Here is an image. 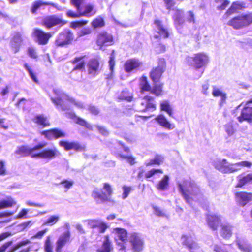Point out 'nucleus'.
Here are the masks:
<instances>
[{
  "instance_id": "c9c22d12",
  "label": "nucleus",
  "mask_w": 252,
  "mask_h": 252,
  "mask_svg": "<svg viewBox=\"0 0 252 252\" xmlns=\"http://www.w3.org/2000/svg\"><path fill=\"white\" fill-rule=\"evenodd\" d=\"M236 242L239 248L243 252H252V246L248 243L238 238L236 240Z\"/></svg>"
},
{
  "instance_id": "9d476101",
  "label": "nucleus",
  "mask_w": 252,
  "mask_h": 252,
  "mask_svg": "<svg viewBox=\"0 0 252 252\" xmlns=\"http://www.w3.org/2000/svg\"><path fill=\"white\" fill-rule=\"evenodd\" d=\"M74 40V34L70 30H65L59 34L55 40L57 47H63L71 44Z\"/></svg>"
},
{
  "instance_id": "f8f14e48",
  "label": "nucleus",
  "mask_w": 252,
  "mask_h": 252,
  "mask_svg": "<svg viewBox=\"0 0 252 252\" xmlns=\"http://www.w3.org/2000/svg\"><path fill=\"white\" fill-rule=\"evenodd\" d=\"M129 239L134 251L140 252L142 251L144 248V241L139 234L135 232L131 233Z\"/></svg>"
},
{
  "instance_id": "e433bc0d",
  "label": "nucleus",
  "mask_w": 252,
  "mask_h": 252,
  "mask_svg": "<svg viewBox=\"0 0 252 252\" xmlns=\"http://www.w3.org/2000/svg\"><path fill=\"white\" fill-rule=\"evenodd\" d=\"M169 178L167 175H164L163 179L157 185V188L160 191H165L168 187Z\"/></svg>"
},
{
  "instance_id": "0e129e2a",
  "label": "nucleus",
  "mask_w": 252,
  "mask_h": 252,
  "mask_svg": "<svg viewBox=\"0 0 252 252\" xmlns=\"http://www.w3.org/2000/svg\"><path fill=\"white\" fill-rule=\"evenodd\" d=\"M160 108L161 110L166 112L171 108V107L168 101H164L160 103Z\"/></svg>"
},
{
  "instance_id": "3c124183",
  "label": "nucleus",
  "mask_w": 252,
  "mask_h": 252,
  "mask_svg": "<svg viewBox=\"0 0 252 252\" xmlns=\"http://www.w3.org/2000/svg\"><path fill=\"white\" fill-rule=\"evenodd\" d=\"M225 132L229 136L232 135L235 132V129L233 128L232 124L229 123L224 126Z\"/></svg>"
},
{
  "instance_id": "aec40b11",
  "label": "nucleus",
  "mask_w": 252,
  "mask_h": 252,
  "mask_svg": "<svg viewBox=\"0 0 252 252\" xmlns=\"http://www.w3.org/2000/svg\"><path fill=\"white\" fill-rule=\"evenodd\" d=\"M181 241L183 245H185L191 252L198 248L197 243L190 234L183 235Z\"/></svg>"
},
{
  "instance_id": "393cba45",
  "label": "nucleus",
  "mask_w": 252,
  "mask_h": 252,
  "mask_svg": "<svg viewBox=\"0 0 252 252\" xmlns=\"http://www.w3.org/2000/svg\"><path fill=\"white\" fill-rule=\"evenodd\" d=\"M85 55L76 57L71 61V63L74 65L73 70H82L85 68V62L84 60Z\"/></svg>"
},
{
  "instance_id": "37998d69",
  "label": "nucleus",
  "mask_w": 252,
  "mask_h": 252,
  "mask_svg": "<svg viewBox=\"0 0 252 252\" xmlns=\"http://www.w3.org/2000/svg\"><path fill=\"white\" fill-rule=\"evenodd\" d=\"M106 240L103 243L102 248L97 250V252H109L110 251V242L109 236L105 237Z\"/></svg>"
},
{
  "instance_id": "5fc2aeb1",
  "label": "nucleus",
  "mask_w": 252,
  "mask_h": 252,
  "mask_svg": "<svg viewBox=\"0 0 252 252\" xmlns=\"http://www.w3.org/2000/svg\"><path fill=\"white\" fill-rule=\"evenodd\" d=\"M213 249L215 252H228L225 245L220 246L215 244L213 246Z\"/></svg>"
},
{
  "instance_id": "cd10ccee",
  "label": "nucleus",
  "mask_w": 252,
  "mask_h": 252,
  "mask_svg": "<svg viewBox=\"0 0 252 252\" xmlns=\"http://www.w3.org/2000/svg\"><path fill=\"white\" fill-rule=\"evenodd\" d=\"M33 121L38 126H41L42 128L48 127L51 124L46 116L43 115H37L33 119Z\"/></svg>"
},
{
  "instance_id": "4c0bfd02",
  "label": "nucleus",
  "mask_w": 252,
  "mask_h": 252,
  "mask_svg": "<svg viewBox=\"0 0 252 252\" xmlns=\"http://www.w3.org/2000/svg\"><path fill=\"white\" fill-rule=\"evenodd\" d=\"M91 227L93 228H97L100 233H103L108 228L106 224L99 220H94L92 222Z\"/></svg>"
},
{
  "instance_id": "f3484780",
  "label": "nucleus",
  "mask_w": 252,
  "mask_h": 252,
  "mask_svg": "<svg viewBox=\"0 0 252 252\" xmlns=\"http://www.w3.org/2000/svg\"><path fill=\"white\" fill-rule=\"evenodd\" d=\"M33 33L36 38L37 43L39 45H42L47 44L50 38L52 36L51 32H46L39 29H34Z\"/></svg>"
},
{
  "instance_id": "f704fd0d",
  "label": "nucleus",
  "mask_w": 252,
  "mask_h": 252,
  "mask_svg": "<svg viewBox=\"0 0 252 252\" xmlns=\"http://www.w3.org/2000/svg\"><path fill=\"white\" fill-rule=\"evenodd\" d=\"M15 153L21 157H30V147L27 145L18 146Z\"/></svg>"
},
{
  "instance_id": "09e8293b",
  "label": "nucleus",
  "mask_w": 252,
  "mask_h": 252,
  "mask_svg": "<svg viewBox=\"0 0 252 252\" xmlns=\"http://www.w3.org/2000/svg\"><path fill=\"white\" fill-rule=\"evenodd\" d=\"M44 250L46 252H53V247L50 240V237L47 236L44 243Z\"/></svg>"
},
{
  "instance_id": "a18cd8bd",
  "label": "nucleus",
  "mask_w": 252,
  "mask_h": 252,
  "mask_svg": "<svg viewBox=\"0 0 252 252\" xmlns=\"http://www.w3.org/2000/svg\"><path fill=\"white\" fill-rule=\"evenodd\" d=\"M251 181H252V174H249L247 176L239 179V183L237 184V187H242L245 184Z\"/></svg>"
},
{
  "instance_id": "de8ad7c7",
  "label": "nucleus",
  "mask_w": 252,
  "mask_h": 252,
  "mask_svg": "<svg viewBox=\"0 0 252 252\" xmlns=\"http://www.w3.org/2000/svg\"><path fill=\"white\" fill-rule=\"evenodd\" d=\"M25 68L28 71L30 76H31L32 80L35 83H38V80L37 78L35 75V74L33 72L32 68L30 65H29L27 63H25L24 65Z\"/></svg>"
},
{
  "instance_id": "8fccbe9b",
  "label": "nucleus",
  "mask_w": 252,
  "mask_h": 252,
  "mask_svg": "<svg viewBox=\"0 0 252 252\" xmlns=\"http://www.w3.org/2000/svg\"><path fill=\"white\" fill-rule=\"evenodd\" d=\"M155 83V85L152 89L151 93L156 94V95H159L161 94L162 92V84L160 85L159 84H157V83Z\"/></svg>"
},
{
  "instance_id": "338daca9",
  "label": "nucleus",
  "mask_w": 252,
  "mask_h": 252,
  "mask_svg": "<svg viewBox=\"0 0 252 252\" xmlns=\"http://www.w3.org/2000/svg\"><path fill=\"white\" fill-rule=\"evenodd\" d=\"M123 193L122 198L123 199H126L128 195L129 192H130L131 190V188L130 187H127V186H124L123 187Z\"/></svg>"
},
{
  "instance_id": "4468645a",
  "label": "nucleus",
  "mask_w": 252,
  "mask_h": 252,
  "mask_svg": "<svg viewBox=\"0 0 252 252\" xmlns=\"http://www.w3.org/2000/svg\"><path fill=\"white\" fill-rule=\"evenodd\" d=\"M252 99L248 101L244 108L242 109L241 115L237 119L240 122L246 121L249 123L252 122Z\"/></svg>"
},
{
  "instance_id": "7ed1b4c3",
  "label": "nucleus",
  "mask_w": 252,
  "mask_h": 252,
  "mask_svg": "<svg viewBox=\"0 0 252 252\" xmlns=\"http://www.w3.org/2000/svg\"><path fill=\"white\" fill-rule=\"evenodd\" d=\"M46 145L45 143H39L32 147H30V157L51 159L56 158L60 155L58 150L55 148H46L43 150Z\"/></svg>"
},
{
  "instance_id": "c756f323",
  "label": "nucleus",
  "mask_w": 252,
  "mask_h": 252,
  "mask_svg": "<svg viewBox=\"0 0 252 252\" xmlns=\"http://www.w3.org/2000/svg\"><path fill=\"white\" fill-rule=\"evenodd\" d=\"M156 121L162 126L169 130H172L175 128L173 124H171L163 115H159L155 119Z\"/></svg>"
},
{
  "instance_id": "473e14b6",
  "label": "nucleus",
  "mask_w": 252,
  "mask_h": 252,
  "mask_svg": "<svg viewBox=\"0 0 252 252\" xmlns=\"http://www.w3.org/2000/svg\"><path fill=\"white\" fill-rule=\"evenodd\" d=\"M220 235L225 239H229L232 235L233 226L228 223L221 225Z\"/></svg>"
},
{
  "instance_id": "e2e57ef3",
  "label": "nucleus",
  "mask_w": 252,
  "mask_h": 252,
  "mask_svg": "<svg viewBox=\"0 0 252 252\" xmlns=\"http://www.w3.org/2000/svg\"><path fill=\"white\" fill-rule=\"evenodd\" d=\"M28 53L29 56L33 59L37 58L38 56L34 48L32 47H29L28 48Z\"/></svg>"
},
{
  "instance_id": "13d9d810",
  "label": "nucleus",
  "mask_w": 252,
  "mask_h": 252,
  "mask_svg": "<svg viewBox=\"0 0 252 252\" xmlns=\"http://www.w3.org/2000/svg\"><path fill=\"white\" fill-rule=\"evenodd\" d=\"M162 173L163 171L161 169H153L151 170L150 171L147 172L145 174V177L146 178H149L152 177L153 176H154L155 174L157 173Z\"/></svg>"
},
{
  "instance_id": "4be33fe9",
  "label": "nucleus",
  "mask_w": 252,
  "mask_h": 252,
  "mask_svg": "<svg viewBox=\"0 0 252 252\" xmlns=\"http://www.w3.org/2000/svg\"><path fill=\"white\" fill-rule=\"evenodd\" d=\"M236 199L238 203L242 206H245L252 201V194L245 192H237L235 194Z\"/></svg>"
},
{
  "instance_id": "423d86ee",
  "label": "nucleus",
  "mask_w": 252,
  "mask_h": 252,
  "mask_svg": "<svg viewBox=\"0 0 252 252\" xmlns=\"http://www.w3.org/2000/svg\"><path fill=\"white\" fill-rule=\"evenodd\" d=\"M115 241L119 248L120 252H125L127 243V233L126 230L123 228H116L114 229Z\"/></svg>"
},
{
  "instance_id": "c03bdc74",
  "label": "nucleus",
  "mask_w": 252,
  "mask_h": 252,
  "mask_svg": "<svg viewBox=\"0 0 252 252\" xmlns=\"http://www.w3.org/2000/svg\"><path fill=\"white\" fill-rule=\"evenodd\" d=\"M75 122L76 124L83 126L87 129L91 130L92 129V126L88 123L85 119L81 118V117H76Z\"/></svg>"
},
{
  "instance_id": "2f4dec72",
  "label": "nucleus",
  "mask_w": 252,
  "mask_h": 252,
  "mask_svg": "<svg viewBox=\"0 0 252 252\" xmlns=\"http://www.w3.org/2000/svg\"><path fill=\"white\" fill-rule=\"evenodd\" d=\"M155 24L158 28V33L154 35L155 38H158L159 36H162L163 38H167L168 37V32L163 27L161 24V22L158 20H156L154 22Z\"/></svg>"
},
{
  "instance_id": "a878e982",
  "label": "nucleus",
  "mask_w": 252,
  "mask_h": 252,
  "mask_svg": "<svg viewBox=\"0 0 252 252\" xmlns=\"http://www.w3.org/2000/svg\"><path fill=\"white\" fill-rule=\"evenodd\" d=\"M45 6H55V4L53 3L43 1L41 0L35 1L31 7V11L32 14H36L37 11L40 9L41 7Z\"/></svg>"
},
{
  "instance_id": "680f3d73",
  "label": "nucleus",
  "mask_w": 252,
  "mask_h": 252,
  "mask_svg": "<svg viewBox=\"0 0 252 252\" xmlns=\"http://www.w3.org/2000/svg\"><path fill=\"white\" fill-rule=\"evenodd\" d=\"M66 14L68 17L71 18H76L81 17V15H80V13L79 12L76 13L71 10H68L66 12Z\"/></svg>"
},
{
  "instance_id": "a19ab883",
  "label": "nucleus",
  "mask_w": 252,
  "mask_h": 252,
  "mask_svg": "<svg viewBox=\"0 0 252 252\" xmlns=\"http://www.w3.org/2000/svg\"><path fill=\"white\" fill-rule=\"evenodd\" d=\"M91 25L95 29L103 27L105 25L103 18L101 16L96 17L92 21Z\"/></svg>"
},
{
  "instance_id": "6e6d98bb",
  "label": "nucleus",
  "mask_w": 252,
  "mask_h": 252,
  "mask_svg": "<svg viewBox=\"0 0 252 252\" xmlns=\"http://www.w3.org/2000/svg\"><path fill=\"white\" fill-rule=\"evenodd\" d=\"M141 89L142 92L144 91H151L152 90V88L150 85L149 84L148 82L146 80V78H144V80L143 82L141 84Z\"/></svg>"
},
{
  "instance_id": "39448f33",
  "label": "nucleus",
  "mask_w": 252,
  "mask_h": 252,
  "mask_svg": "<svg viewBox=\"0 0 252 252\" xmlns=\"http://www.w3.org/2000/svg\"><path fill=\"white\" fill-rule=\"evenodd\" d=\"M70 3L75 7L77 12L80 13L81 17H90L96 13V10L94 5L85 4L84 0H70Z\"/></svg>"
},
{
  "instance_id": "bf43d9fd",
  "label": "nucleus",
  "mask_w": 252,
  "mask_h": 252,
  "mask_svg": "<svg viewBox=\"0 0 252 252\" xmlns=\"http://www.w3.org/2000/svg\"><path fill=\"white\" fill-rule=\"evenodd\" d=\"M28 210L26 209H22L16 216L17 219H25L27 218V214Z\"/></svg>"
},
{
  "instance_id": "7c9ffc66",
  "label": "nucleus",
  "mask_w": 252,
  "mask_h": 252,
  "mask_svg": "<svg viewBox=\"0 0 252 252\" xmlns=\"http://www.w3.org/2000/svg\"><path fill=\"white\" fill-rule=\"evenodd\" d=\"M118 98L120 100H125L128 102H131L133 100V92L128 89L126 88L118 95Z\"/></svg>"
},
{
  "instance_id": "b1692460",
  "label": "nucleus",
  "mask_w": 252,
  "mask_h": 252,
  "mask_svg": "<svg viewBox=\"0 0 252 252\" xmlns=\"http://www.w3.org/2000/svg\"><path fill=\"white\" fill-rule=\"evenodd\" d=\"M51 100L57 107H59L62 110H65L67 108L69 99L66 96H62L51 98Z\"/></svg>"
},
{
  "instance_id": "a211bd4d",
  "label": "nucleus",
  "mask_w": 252,
  "mask_h": 252,
  "mask_svg": "<svg viewBox=\"0 0 252 252\" xmlns=\"http://www.w3.org/2000/svg\"><path fill=\"white\" fill-rule=\"evenodd\" d=\"M153 98L150 96H145L144 99L141 102L140 106L138 108L137 110L141 112L151 111L156 110V104L153 103Z\"/></svg>"
},
{
  "instance_id": "2eb2a0df",
  "label": "nucleus",
  "mask_w": 252,
  "mask_h": 252,
  "mask_svg": "<svg viewBox=\"0 0 252 252\" xmlns=\"http://www.w3.org/2000/svg\"><path fill=\"white\" fill-rule=\"evenodd\" d=\"M60 146L63 147L65 151L74 150L76 152H82L86 150V147L78 142H68L61 140L59 142Z\"/></svg>"
},
{
  "instance_id": "f257e3e1",
  "label": "nucleus",
  "mask_w": 252,
  "mask_h": 252,
  "mask_svg": "<svg viewBox=\"0 0 252 252\" xmlns=\"http://www.w3.org/2000/svg\"><path fill=\"white\" fill-rule=\"evenodd\" d=\"M178 189L186 202L190 205L193 201L201 203L204 201L203 194L193 181L186 180L182 183H178Z\"/></svg>"
},
{
  "instance_id": "ea45409f",
  "label": "nucleus",
  "mask_w": 252,
  "mask_h": 252,
  "mask_svg": "<svg viewBox=\"0 0 252 252\" xmlns=\"http://www.w3.org/2000/svg\"><path fill=\"white\" fill-rule=\"evenodd\" d=\"M245 5V3L241 1H236L234 2L230 8L227 10V13L228 14H231L232 13H234L236 10H239L241 8L244 7Z\"/></svg>"
},
{
  "instance_id": "58836bf2",
  "label": "nucleus",
  "mask_w": 252,
  "mask_h": 252,
  "mask_svg": "<svg viewBox=\"0 0 252 252\" xmlns=\"http://www.w3.org/2000/svg\"><path fill=\"white\" fill-rule=\"evenodd\" d=\"M163 158L161 155H156L154 159H151L145 162L146 166L160 165L163 162Z\"/></svg>"
},
{
  "instance_id": "6e6552de",
  "label": "nucleus",
  "mask_w": 252,
  "mask_h": 252,
  "mask_svg": "<svg viewBox=\"0 0 252 252\" xmlns=\"http://www.w3.org/2000/svg\"><path fill=\"white\" fill-rule=\"evenodd\" d=\"M252 23V15H241L233 18L229 22V25L234 29H239Z\"/></svg>"
},
{
  "instance_id": "69168bd1",
  "label": "nucleus",
  "mask_w": 252,
  "mask_h": 252,
  "mask_svg": "<svg viewBox=\"0 0 252 252\" xmlns=\"http://www.w3.org/2000/svg\"><path fill=\"white\" fill-rule=\"evenodd\" d=\"M73 181L67 180H63L60 182V184L63 185L64 187L67 189H69L73 185Z\"/></svg>"
},
{
  "instance_id": "0eeeda50",
  "label": "nucleus",
  "mask_w": 252,
  "mask_h": 252,
  "mask_svg": "<svg viewBox=\"0 0 252 252\" xmlns=\"http://www.w3.org/2000/svg\"><path fill=\"white\" fill-rule=\"evenodd\" d=\"M110 195V185L105 183L102 189H96L92 193V197L98 203H103L108 200Z\"/></svg>"
},
{
  "instance_id": "864d4df0",
  "label": "nucleus",
  "mask_w": 252,
  "mask_h": 252,
  "mask_svg": "<svg viewBox=\"0 0 252 252\" xmlns=\"http://www.w3.org/2000/svg\"><path fill=\"white\" fill-rule=\"evenodd\" d=\"M226 93L223 92L216 86H213L212 95L215 97L221 96Z\"/></svg>"
},
{
  "instance_id": "20e7f679",
  "label": "nucleus",
  "mask_w": 252,
  "mask_h": 252,
  "mask_svg": "<svg viewBox=\"0 0 252 252\" xmlns=\"http://www.w3.org/2000/svg\"><path fill=\"white\" fill-rule=\"evenodd\" d=\"M186 61L189 65L193 67L195 69H198L206 67L209 59L207 54L199 53L194 54L192 57H187Z\"/></svg>"
},
{
  "instance_id": "ddd939ff",
  "label": "nucleus",
  "mask_w": 252,
  "mask_h": 252,
  "mask_svg": "<svg viewBox=\"0 0 252 252\" xmlns=\"http://www.w3.org/2000/svg\"><path fill=\"white\" fill-rule=\"evenodd\" d=\"M41 134L49 140L63 138L66 136V133L60 129L54 128L41 132Z\"/></svg>"
},
{
  "instance_id": "72a5a7b5",
  "label": "nucleus",
  "mask_w": 252,
  "mask_h": 252,
  "mask_svg": "<svg viewBox=\"0 0 252 252\" xmlns=\"http://www.w3.org/2000/svg\"><path fill=\"white\" fill-rule=\"evenodd\" d=\"M123 148L124 151L126 152L127 154H120L119 157L122 159H126L127 162L131 165H134L136 163L135 159L131 154L129 148L124 146Z\"/></svg>"
},
{
  "instance_id": "9b49d317",
  "label": "nucleus",
  "mask_w": 252,
  "mask_h": 252,
  "mask_svg": "<svg viewBox=\"0 0 252 252\" xmlns=\"http://www.w3.org/2000/svg\"><path fill=\"white\" fill-rule=\"evenodd\" d=\"M165 67L166 63L164 59H159L158 67L153 69L150 73L151 78L154 83L158 82L159 78L165 70Z\"/></svg>"
},
{
  "instance_id": "052dcab7",
  "label": "nucleus",
  "mask_w": 252,
  "mask_h": 252,
  "mask_svg": "<svg viewBox=\"0 0 252 252\" xmlns=\"http://www.w3.org/2000/svg\"><path fill=\"white\" fill-rule=\"evenodd\" d=\"M12 241H8L2 244L0 246V252H4L12 244Z\"/></svg>"
},
{
  "instance_id": "dca6fc26",
  "label": "nucleus",
  "mask_w": 252,
  "mask_h": 252,
  "mask_svg": "<svg viewBox=\"0 0 252 252\" xmlns=\"http://www.w3.org/2000/svg\"><path fill=\"white\" fill-rule=\"evenodd\" d=\"M70 231H67L59 237L56 242V252H63V247L70 241Z\"/></svg>"
},
{
  "instance_id": "6ab92c4d",
  "label": "nucleus",
  "mask_w": 252,
  "mask_h": 252,
  "mask_svg": "<svg viewBox=\"0 0 252 252\" xmlns=\"http://www.w3.org/2000/svg\"><path fill=\"white\" fill-rule=\"evenodd\" d=\"M206 220L209 228L212 230H216L221 222V217L208 214L206 216Z\"/></svg>"
},
{
  "instance_id": "774afa93",
  "label": "nucleus",
  "mask_w": 252,
  "mask_h": 252,
  "mask_svg": "<svg viewBox=\"0 0 252 252\" xmlns=\"http://www.w3.org/2000/svg\"><path fill=\"white\" fill-rule=\"evenodd\" d=\"M165 47L164 45L158 43L155 45V51L157 53H161L164 52Z\"/></svg>"
},
{
  "instance_id": "f03ea898",
  "label": "nucleus",
  "mask_w": 252,
  "mask_h": 252,
  "mask_svg": "<svg viewBox=\"0 0 252 252\" xmlns=\"http://www.w3.org/2000/svg\"><path fill=\"white\" fill-rule=\"evenodd\" d=\"M252 163L249 161H243L235 163H230L226 159H219L215 162V168L223 173H232L241 169L242 167L250 168Z\"/></svg>"
},
{
  "instance_id": "5701e85b",
  "label": "nucleus",
  "mask_w": 252,
  "mask_h": 252,
  "mask_svg": "<svg viewBox=\"0 0 252 252\" xmlns=\"http://www.w3.org/2000/svg\"><path fill=\"white\" fill-rule=\"evenodd\" d=\"M110 42V36L106 32H101L98 34L96 44L100 49H104L106 46L109 45Z\"/></svg>"
},
{
  "instance_id": "4d7b16f0",
  "label": "nucleus",
  "mask_w": 252,
  "mask_h": 252,
  "mask_svg": "<svg viewBox=\"0 0 252 252\" xmlns=\"http://www.w3.org/2000/svg\"><path fill=\"white\" fill-rule=\"evenodd\" d=\"M48 231L47 228L43 229L41 230L38 231L37 233L34 234L32 236V238L33 239H41L43 236Z\"/></svg>"
},
{
  "instance_id": "412c9836",
  "label": "nucleus",
  "mask_w": 252,
  "mask_h": 252,
  "mask_svg": "<svg viewBox=\"0 0 252 252\" xmlns=\"http://www.w3.org/2000/svg\"><path fill=\"white\" fill-rule=\"evenodd\" d=\"M89 74L94 76L98 72L99 63L98 59L93 58L90 59L87 64Z\"/></svg>"
},
{
  "instance_id": "49530a36",
  "label": "nucleus",
  "mask_w": 252,
  "mask_h": 252,
  "mask_svg": "<svg viewBox=\"0 0 252 252\" xmlns=\"http://www.w3.org/2000/svg\"><path fill=\"white\" fill-rule=\"evenodd\" d=\"M88 21L87 20L73 21L70 23V27L72 29H75L86 25L88 23Z\"/></svg>"
},
{
  "instance_id": "603ef678",
  "label": "nucleus",
  "mask_w": 252,
  "mask_h": 252,
  "mask_svg": "<svg viewBox=\"0 0 252 252\" xmlns=\"http://www.w3.org/2000/svg\"><path fill=\"white\" fill-rule=\"evenodd\" d=\"M59 217L58 216L53 215L50 216L45 222V224L53 225L58 222Z\"/></svg>"
},
{
  "instance_id": "bb28decb",
  "label": "nucleus",
  "mask_w": 252,
  "mask_h": 252,
  "mask_svg": "<svg viewBox=\"0 0 252 252\" xmlns=\"http://www.w3.org/2000/svg\"><path fill=\"white\" fill-rule=\"evenodd\" d=\"M174 24L177 29H181L183 24L185 22L184 12L182 10H176L174 15Z\"/></svg>"
},
{
  "instance_id": "c85d7f7f",
  "label": "nucleus",
  "mask_w": 252,
  "mask_h": 252,
  "mask_svg": "<svg viewBox=\"0 0 252 252\" xmlns=\"http://www.w3.org/2000/svg\"><path fill=\"white\" fill-rule=\"evenodd\" d=\"M140 64V62L137 59L128 60L125 63V70L126 72H131L139 67Z\"/></svg>"
},
{
  "instance_id": "1a4fd4ad",
  "label": "nucleus",
  "mask_w": 252,
  "mask_h": 252,
  "mask_svg": "<svg viewBox=\"0 0 252 252\" xmlns=\"http://www.w3.org/2000/svg\"><path fill=\"white\" fill-rule=\"evenodd\" d=\"M67 23V21L56 15H51L45 17L42 22V25L47 29L58 26L62 27Z\"/></svg>"
},
{
  "instance_id": "79ce46f5",
  "label": "nucleus",
  "mask_w": 252,
  "mask_h": 252,
  "mask_svg": "<svg viewBox=\"0 0 252 252\" xmlns=\"http://www.w3.org/2000/svg\"><path fill=\"white\" fill-rule=\"evenodd\" d=\"M16 204V202L12 198H9L7 200H3L0 201V210L12 207Z\"/></svg>"
}]
</instances>
